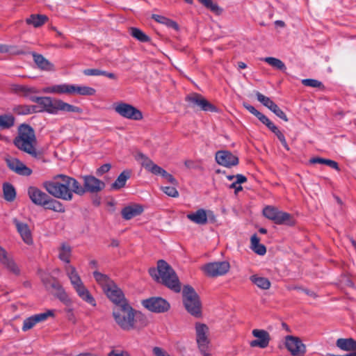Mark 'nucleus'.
Segmentation results:
<instances>
[{"mask_svg": "<svg viewBox=\"0 0 356 356\" xmlns=\"http://www.w3.org/2000/svg\"><path fill=\"white\" fill-rule=\"evenodd\" d=\"M42 187L54 197L65 201H71L74 193L84 194L82 186L76 179L63 174L56 175L51 180L44 181Z\"/></svg>", "mask_w": 356, "mask_h": 356, "instance_id": "f257e3e1", "label": "nucleus"}, {"mask_svg": "<svg viewBox=\"0 0 356 356\" xmlns=\"http://www.w3.org/2000/svg\"><path fill=\"white\" fill-rule=\"evenodd\" d=\"M38 92L36 88L27 86L22 96L33 102L37 103L40 112H46L51 115H58L60 112L78 114L83 113L81 108L70 104L62 99L51 97H37L35 94Z\"/></svg>", "mask_w": 356, "mask_h": 356, "instance_id": "f03ea898", "label": "nucleus"}, {"mask_svg": "<svg viewBox=\"0 0 356 356\" xmlns=\"http://www.w3.org/2000/svg\"><path fill=\"white\" fill-rule=\"evenodd\" d=\"M71 255V247L66 243H62L60 247L58 248V257L60 261L66 264L64 266V270L73 289L81 299L92 306H96V301L95 298L84 286L76 268L70 264Z\"/></svg>", "mask_w": 356, "mask_h": 356, "instance_id": "7ed1b4c3", "label": "nucleus"}, {"mask_svg": "<svg viewBox=\"0 0 356 356\" xmlns=\"http://www.w3.org/2000/svg\"><path fill=\"white\" fill-rule=\"evenodd\" d=\"M17 132V136L13 139L15 146L31 157L44 161L42 152L36 149L37 140L32 127L25 123L21 124Z\"/></svg>", "mask_w": 356, "mask_h": 356, "instance_id": "20e7f679", "label": "nucleus"}, {"mask_svg": "<svg viewBox=\"0 0 356 356\" xmlns=\"http://www.w3.org/2000/svg\"><path fill=\"white\" fill-rule=\"evenodd\" d=\"M151 277L176 293L181 291V284L174 269L164 260L157 262V268L149 269Z\"/></svg>", "mask_w": 356, "mask_h": 356, "instance_id": "39448f33", "label": "nucleus"}, {"mask_svg": "<svg viewBox=\"0 0 356 356\" xmlns=\"http://www.w3.org/2000/svg\"><path fill=\"white\" fill-rule=\"evenodd\" d=\"M113 316L117 324L124 330H130L135 327V323L140 321V325L146 323L145 317L139 312L135 311L129 304H124L120 307H115Z\"/></svg>", "mask_w": 356, "mask_h": 356, "instance_id": "423d86ee", "label": "nucleus"}, {"mask_svg": "<svg viewBox=\"0 0 356 356\" xmlns=\"http://www.w3.org/2000/svg\"><path fill=\"white\" fill-rule=\"evenodd\" d=\"M95 89L86 86L62 83L45 87L42 89L44 93H53L58 95H79L92 96L95 94Z\"/></svg>", "mask_w": 356, "mask_h": 356, "instance_id": "0eeeda50", "label": "nucleus"}, {"mask_svg": "<svg viewBox=\"0 0 356 356\" xmlns=\"http://www.w3.org/2000/svg\"><path fill=\"white\" fill-rule=\"evenodd\" d=\"M182 296L183 303L186 311L195 317H200L202 304L195 289L189 285H185L182 290Z\"/></svg>", "mask_w": 356, "mask_h": 356, "instance_id": "6e6552de", "label": "nucleus"}, {"mask_svg": "<svg viewBox=\"0 0 356 356\" xmlns=\"http://www.w3.org/2000/svg\"><path fill=\"white\" fill-rule=\"evenodd\" d=\"M137 160L140 161L141 165L148 171L151 172L152 174L155 175H161L163 178L166 179V180L172 184L174 186H177L178 184L176 179L170 174H169L164 169L155 164L149 158H148L146 155L143 153H138L136 156Z\"/></svg>", "mask_w": 356, "mask_h": 356, "instance_id": "1a4fd4ad", "label": "nucleus"}, {"mask_svg": "<svg viewBox=\"0 0 356 356\" xmlns=\"http://www.w3.org/2000/svg\"><path fill=\"white\" fill-rule=\"evenodd\" d=\"M185 101L187 102L188 106L193 109L205 112H218L217 107L199 93L193 92L188 95L185 97Z\"/></svg>", "mask_w": 356, "mask_h": 356, "instance_id": "9d476101", "label": "nucleus"}, {"mask_svg": "<svg viewBox=\"0 0 356 356\" xmlns=\"http://www.w3.org/2000/svg\"><path fill=\"white\" fill-rule=\"evenodd\" d=\"M264 216L274 222L277 225H293L294 221L292 216L286 212L282 211L273 206H266L263 209Z\"/></svg>", "mask_w": 356, "mask_h": 356, "instance_id": "9b49d317", "label": "nucleus"}, {"mask_svg": "<svg viewBox=\"0 0 356 356\" xmlns=\"http://www.w3.org/2000/svg\"><path fill=\"white\" fill-rule=\"evenodd\" d=\"M114 110L120 116L129 120H140L143 117L139 109L124 102H119L115 104Z\"/></svg>", "mask_w": 356, "mask_h": 356, "instance_id": "f8f14e48", "label": "nucleus"}, {"mask_svg": "<svg viewBox=\"0 0 356 356\" xmlns=\"http://www.w3.org/2000/svg\"><path fill=\"white\" fill-rule=\"evenodd\" d=\"M142 305L154 313H164L170 308V303L161 297H151L142 301Z\"/></svg>", "mask_w": 356, "mask_h": 356, "instance_id": "ddd939ff", "label": "nucleus"}, {"mask_svg": "<svg viewBox=\"0 0 356 356\" xmlns=\"http://www.w3.org/2000/svg\"><path fill=\"white\" fill-rule=\"evenodd\" d=\"M195 330L196 341L200 352L204 356H209L210 353L209 352V340L207 337L208 327L203 323H196Z\"/></svg>", "mask_w": 356, "mask_h": 356, "instance_id": "4468645a", "label": "nucleus"}, {"mask_svg": "<svg viewBox=\"0 0 356 356\" xmlns=\"http://www.w3.org/2000/svg\"><path fill=\"white\" fill-rule=\"evenodd\" d=\"M229 263L225 261L207 264L202 268L204 273L210 277L223 275L229 270Z\"/></svg>", "mask_w": 356, "mask_h": 356, "instance_id": "2eb2a0df", "label": "nucleus"}, {"mask_svg": "<svg viewBox=\"0 0 356 356\" xmlns=\"http://www.w3.org/2000/svg\"><path fill=\"white\" fill-rule=\"evenodd\" d=\"M6 163L10 170L19 175L28 177L33 172L30 168L27 167L22 161L17 158H6Z\"/></svg>", "mask_w": 356, "mask_h": 356, "instance_id": "dca6fc26", "label": "nucleus"}, {"mask_svg": "<svg viewBox=\"0 0 356 356\" xmlns=\"http://www.w3.org/2000/svg\"><path fill=\"white\" fill-rule=\"evenodd\" d=\"M83 186H82V188L84 191V193L86 192L97 193L102 191L105 187V184L104 181L92 175L83 176Z\"/></svg>", "mask_w": 356, "mask_h": 356, "instance_id": "f3484780", "label": "nucleus"}, {"mask_svg": "<svg viewBox=\"0 0 356 356\" xmlns=\"http://www.w3.org/2000/svg\"><path fill=\"white\" fill-rule=\"evenodd\" d=\"M216 162L224 167L232 168L238 163V158L227 150H219L216 153Z\"/></svg>", "mask_w": 356, "mask_h": 356, "instance_id": "a211bd4d", "label": "nucleus"}, {"mask_svg": "<svg viewBox=\"0 0 356 356\" xmlns=\"http://www.w3.org/2000/svg\"><path fill=\"white\" fill-rule=\"evenodd\" d=\"M104 293L115 305V307H120L122 305L129 304L124 298L122 291L115 284V283H114L111 286L106 288Z\"/></svg>", "mask_w": 356, "mask_h": 356, "instance_id": "6ab92c4d", "label": "nucleus"}, {"mask_svg": "<svg viewBox=\"0 0 356 356\" xmlns=\"http://www.w3.org/2000/svg\"><path fill=\"white\" fill-rule=\"evenodd\" d=\"M12 222L23 241L27 245L33 244L32 233L27 223L21 221L17 218H13Z\"/></svg>", "mask_w": 356, "mask_h": 356, "instance_id": "aec40b11", "label": "nucleus"}, {"mask_svg": "<svg viewBox=\"0 0 356 356\" xmlns=\"http://www.w3.org/2000/svg\"><path fill=\"white\" fill-rule=\"evenodd\" d=\"M285 345L287 350L294 356L302 355L305 353V346L298 337L286 336Z\"/></svg>", "mask_w": 356, "mask_h": 356, "instance_id": "412c9836", "label": "nucleus"}, {"mask_svg": "<svg viewBox=\"0 0 356 356\" xmlns=\"http://www.w3.org/2000/svg\"><path fill=\"white\" fill-rule=\"evenodd\" d=\"M0 263L9 272L15 275L20 274V269L15 262L13 258L8 255L6 250L0 246Z\"/></svg>", "mask_w": 356, "mask_h": 356, "instance_id": "4be33fe9", "label": "nucleus"}, {"mask_svg": "<svg viewBox=\"0 0 356 356\" xmlns=\"http://www.w3.org/2000/svg\"><path fill=\"white\" fill-rule=\"evenodd\" d=\"M252 334L257 338V339L252 340L250 342V346L251 347L265 348L268 346L270 337L267 331L264 330L254 329L252 330Z\"/></svg>", "mask_w": 356, "mask_h": 356, "instance_id": "5701e85b", "label": "nucleus"}, {"mask_svg": "<svg viewBox=\"0 0 356 356\" xmlns=\"http://www.w3.org/2000/svg\"><path fill=\"white\" fill-rule=\"evenodd\" d=\"M29 197L31 202L38 206H44L49 194L46 193L36 186H29L27 190Z\"/></svg>", "mask_w": 356, "mask_h": 356, "instance_id": "b1692460", "label": "nucleus"}, {"mask_svg": "<svg viewBox=\"0 0 356 356\" xmlns=\"http://www.w3.org/2000/svg\"><path fill=\"white\" fill-rule=\"evenodd\" d=\"M144 211L143 207L138 204H134L124 207L121 211L122 218L129 220L140 216Z\"/></svg>", "mask_w": 356, "mask_h": 356, "instance_id": "393cba45", "label": "nucleus"}, {"mask_svg": "<svg viewBox=\"0 0 356 356\" xmlns=\"http://www.w3.org/2000/svg\"><path fill=\"white\" fill-rule=\"evenodd\" d=\"M31 55L33 58V61L37 65L38 68L43 71H53L54 70V65L47 58H45L42 54L36 52H32Z\"/></svg>", "mask_w": 356, "mask_h": 356, "instance_id": "a878e982", "label": "nucleus"}, {"mask_svg": "<svg viewBox=\"0 0 356 356\" xmlns=\"http://www.w3.org/2000/svg\"><path fill=\"white\" fill-rule=\"evenodd\" d=\"M186 217L197 225H203L207 223V210L204 209H199L195 212L188 213Z\"/></svg>", "mask_w": 356, "mask_h": 356, "instance_id": "bb28decb", "label": "nucleus"}, {"mask_svg": "<svg viewBox=\"0 0 356 356\" xmlns=\"http://www.w3.org/2000/svg\"><path fill=\"white\" fill-rule=\"evenodd\" d=\"M275 135L277 137L282 146L287 151L289 150V147L286 143L284 135L279 130L277 126H275L268 118L263 122Z\"/></svg>", "mask_w": 356, "mask_h": 356, "instance_id": "cd10ccee", "label": "nucleus"}, {"mask_svg": "<svg viewBox=\"0 0 356 356\" xmlns=\"http://www.w3.org/2000/svg\"><path fill=\"white\" fill-rule=\"evenodd\" d=\"M275 135L277 137L282 146L287 151L289 150V147L286 143L284 135L279 130L277 126H275L268 118L263 122Z\"/></svg>", "mask_w": 356, "mask_h": 356, "instance_id": "c85d7f7f", "label": "nucleus"}, {"mask_svg": "<svg viewBox=\"0 0 356 356\" xmlns=\"http://www.w3.org/2000/svg\"><path fill=\"white\" fill-rule=\"evenodd\" d=\"M275 135L277 137L282 146L287 151L289 150V147L286 143L284 135L279 130L277 126H275L268 118L263 122Z\"/></svg>", "mask_w": 356, "mask_h": 356, "instance_id": "c756f323", "label": "nucleus"}, {"mask_svg": "<svg viewBox=\"0 0 356 356\" xmlns=\"http://www.w3.org/2000/svg\"><path fill=\"white\" fill-rule=\"evenodd\" d=\"M275 135L277 137L282 146L287 151L289 150V147L286 143L284 135L279 130L277 126H275L268 118L263 122Z\"/></svg>", "mask_w": 356, "mask_h": 356, "instance_id": "7c9ffc66", "label": "nucleus"}, {"mask_svg": "<svg viewBox=\"0 0 356 356\" xmlns=\"http://www.w3.org/2000/svg\"><path fill=\"white\" fill-rule=\"evenodd\" d=\"M275 135L277 137L282 146L287 151L289 150V147L286 143L284 135L279 130L277 126H275L268 118L263 122Z\"/></svg>", "mask_w": 356, "mask_h": 356, "instance_id": "2f4dec72", "label": "nucleus"}, {"mask_svg": "<svg viewBox=\"0 0 356 356\" xmlns=\"http://www.w3.org/2000/svg\"><path fill=\"white\" fill-rule=\"evenodd\" d=\"M131 177V171L126 170L122 171L116 180L111 184V188L112 190L118 191L122 188L124 187L127 183V181Z\"/></svg>", "mask_w": 356, "mask_h": 356, "instance_id": "473e14b6", "label": "nucleus"}, {"mask_svg": "<svg viewBox=\"0 0 356 356\" xmlns=\"http://www.w3.org/2000/svg\"><path fill=\"white\" fill-rule=\"evenodd\" d=\"M93 276L95 281L102 287L104 292L106 288L111 286L115 283L108 275L98 271H94Z\"/></svg>", "mask_w": 356, "mask_h": 356, "instance_id": "72a5a7b5", "label": "nucleus"}, {"mask_svg": "<svg viewBox=\"0 0 356 356\" xmlns=\"http://www.w3.org/2000/svg\"><path fill=\"white\" fill-rule=\"evenodd\" d=\"M46 209H49L58 213H64L65 208L62 202L56 200V198H52L49 196V198L45 202V205L43 206Z\"/></svg>", "mask_w": 356, "mask_h": 356, "instance_id": "f704fd0d", "label": "nucleus"}, {"mask_svg": "<svg viewBox=\"0 0 356 356\" xmlns=\"http://www.w3.org/2000/svg\"><path fill=\"white\" fill-rule=\"evenodd\" d=\"M337 346L346 351L356 350V341L353 338H340L337 341Z\"/></svg>", "mask_w": 356, "mask_h": 356, "instance_id": "c9c22d12", "label": "nucleus"}, {"mask_svg": "<svg viewBox=\"0 0 356 356\" xmlns=\"http://www.w3.org/2000/svg\"><path fill=\"white\" fill-rule=\"evenodd\" d=\"M152 18L158 23L165 25L168 28L172 29L175 31H178L179 29V25L175 21L167 18L163 15L153 14L152 15Z\"/></svg>", "mask_w": 356, "mask_h": 356, "instance_id": "e433bc0d", "label": "nucleus"}, {"mask_svg": "<svg viewBox=\"0 0 356 356\" xmlns=\"http://www.w3.org/2000/svg\"><path fill=\"white\" fill-rule=\"evenodd\" d=\"M47 19L48 17L44 15L33 14L26 19V22L29 25H33L34 27L38 28L43 25Z\"/></svg>", "mask_w": 356, "mask_h": 356, "instance_id": "4c0bfd02", "label": "nucleus"}, {"mask_svg": "<svg viewBox=\"0 0 356 356\" xmlns=\"http://www.w3.org/2000/svg\"><path fill=\"white\" fill-rule=\"evenodd\" d=\"M250 280L261 289L266 290L270 287V282L266 277L253 275L250 277Z\"/></svg>", "mask_w": 356, "mask_h": 356, "instance_id": "58836bf2", "label": "nucleus"}, {"mask_svg": "<svg viewBox=\"0 0 356 356\" xmlns=\"http://www.w3.org/2000/svg\"><path fill=\"white\" fill-rule=\"evenodd\" d=\"M40 107L36 105H19L14 108V111L18 115H29L40 112Z\"/></svg>", "mask_w": 356, "mask_h": 356, "instance_id": "ea45409f", "label": "nucleus"}, {"mask_svg": "<svg viewBox=\"0 0 356 356\" xmlns=\"http://www.w3.org/2000/svg\"><path fill=\"white\" fill-rule=\"evenodd\" d=\"M15 117L11 114L0 115V129H8L15 124Z\"/></svg>", "mask_w": 356, "mask_h": 356, "instance_id": "a19ab883", "label": "nucleus"}, {"mask_svg": "<svg viewBox=\"0 0 356 356\" xmlns=\"http://www.w3.org/2000/svg\"><path fill=\"white\" fill-rule=\"evenodd\" d=\"M309 163H312V164H316V163L325 164L337 171H340V168L339 167L338 163L336 161L331 160V159H327L321 158V157H313L309 160Z\"/></svg>", "mask_w": 356, "mask_h": 356, "instance_id": "79ce46f5", "label": "nucleus"}, {"mask_svg": "<svg viewBox=\"0 0 356 356\" xmlns=\"http://www.w3.org/2000/svg\"><path fill=\"white\" fill-rule=\"evenodd\" d=\"M263 60L267 63L273 67L283 72H285L286 70V67L285 64L279 58L275 57H266L263 59Z\"/></svg>", "mask_w": 356, "mask_h": 356, "instance_id": "37998d69", "label": "nucleus"}, {"mask_svg": "<svg viewBox=\"0 0 356 356\" xmlns=\"http://www.w3.org/2000/svg\"><path fill=\"white\" fill-rule=\"evenodd\" d=\"M4 199L7 201L12 202L16 197V191L14 186L9 184L5 183L3 186Z\"/></svg>", "mask_w": 356, "mask_h": 356, "instance_id": "c03bdc74", "label": "nucleus"}, {"mask_svg": "<svg viewBox=\"0 0 356 356\" xmlns=\"http://www.w3.org/2000/svg\"><path fill=\"white\" fill-rule=\"evenodd\" d=\"M130 34L133 38L141 42H147L150 41V38L138 28L131 27L130 29Z\"/></svg>", "mask_w": 356, "mask_h": 356, "instance_id": "a18cd8bd", "label": "nucleus"}, {"mask_svg": "<svg viewBox=\"0 0 356 356\" xmlns=\"http://www.w3.org/2000/svg\"><path fill=\"white\" fill-rule=\"evenodd\" d=\"M204 6L209 9L211 11L216 15H220L222 12V9L220 8L218 5L213 3L212 0H198Z\"/></svg>", "mask_w": 356, "mask_h": 356, "instance_id": "49530a36", "label": "nucleus"}, {"mask_svg": "<svg viewBox=\"0 0 356 356\" xmlns=\"http://www.w3.org/2000/svg\"><path fill=\"white\" fill-rule=\"evenodd\" d=\"M255 95L257 100L268 109L271 110L276 105V104L269 97L264 95L259 92H257Z\"/></svg>", "mask_w": 356, "mask_h": 356, "instance_id": "de8ad7c7", "label": "nucleus"}, {"mask_svg": "<svg viewBox=\"0 0 356 356\" xmlns=\"http://www.w3.org/2000/svg\"><path fill=\"white\" fill-rule=\"evenodd\" d=\"M243 106L250 113H252V115L256 116L261 122L263 123L264 122V120H266V119L267 118V117L265 115H264L263 113H261V112L257 111L253 106H252V105H250L249 104H247V103H244L243 104Z\"/></svg>", "mask_w": 356, "mask_h": 356, "instance_id": "09e8293b", "label": "nucleus"}, {"mask_svg": "<svg viewBox=\"0 0 356 356\" xmlns=\"http://www.w3.org/2000/svg\"><path fill=\"white\" fill-rule=\"evenodd\" d=\"M54 316V312L52 310H47L45 312L36 314L33 316H31L34 321H35V323H41L45 321L49 317Z\"/></svg>", "mask_w": 356, "mask_h": 356, "instance_id": "8fccbe9b", "label": "nucleus"}, {"mask_svg": "<svg viewBox=\"0 0 356 356\" xmlns=\"http://www.w3.org/2000/svg\"><path fill=\"white\" fill-rule=\"evenodd\" d=\"M54 296L64 303L70 302V298L63 286L55 292Z\"/></svg>", "mask_w": 356, "mask_h": 356, "instance_id": "3c124183", "label": "nucleus"}, {"mask_svg": "<svg viewBox=\"0 0 356 356\" xmlns=\"http://www.w3.org/2000/svg\"><path fill=\"white\" fill-rule=\"evenodd\" d=\"M302 83L308 87L312 88H323V84L318 80L314 79H305L302 80Z\"/></svg>", "mask_w": 356, "mask_h": 356, "instance_id": "603ef678", "label": "nucleus"}, {"mask_svg": "<svg viewBox=\"0 0 356 356\" xmlns=\"http://www.w3.org/2000/svg\"><path fill=\"white\" fill-rule=\"evenodd\" d=\"M161 190L165 194L170 197H177L179 196V192L174 185L173 186H163L161 187Z\"/></svg>", "mask_w": 356, "mask_h": 356, "instance_id": "864d4df0", "label": "nucleus"}, {"mask_svg": "<svg viewBox=\"0 0 356 356\" xmlns=\"http://www.w3.org/2000/svg\"><path fill=\"white\" fill-rule=\"evenodd\" d=\"M35 325V321H34L33 318L31 316L24 320L22 329L23 331L26 332L33 328Z\"/></svg>", "mask_w": 356, "mask_h": 356, "instance_id": "5fc2aeb1", "label": "nucleus"}, {"mask_svg": "<svg viewBox=\"0 0 356 356\" xmlns=\"http://www.w3.org/2000/svg\"><path fill=\"white\" fill-rule=\"evenodd\" d=\"M11 48L12 47H9L8 45L0 44V53H10L15 55H21L24 54L23 51H11Z\"/></svg>", "mask_w": 356, "mask_h": 356, "instance_id": "6e6d98bb", "label": "nucleus"}, {"mask_svg": "<svg viewBox=\"0 0 356 356\" xmlns=\"http://www.w3.org/2000/svg\"><path fill=\"white\" fill-rule=\"evenodd\" d=\"M270 111L284 121L287 122L289 120L286 114L277 104Z\"/></svg>", "mask_w": 356, "mask_h": 356, "instance_id": "4d7b16f0", "label": "nucleus"}, {"mask_svg": "<svg viewBox=\"0 0 356 356\" xmlns=\"http://www.w3.org/2000/svg\"><path fill=\"white\" fill-rule=\"evenodd\" d=\"M252 249L255 253H257L259 255H264L266 252V247L261 243H259L258 245L253 246Z\"/></svg>", "mask_w": 356, "mask_h": 356, "instance_id": "13d9d810", "label": "nucleus"}, {"mask_svg": "<svg viewBox=\"0 0 356 356\" xmlns=\"http://www.w3.org/2000/svg\"><path fill=\"white\" fill-rule=\"evenodd\" d=\"M111 168V164L109 163H105L104 165H102V166H100L97 170V175L98 176H101L103 174L108 172L110 170Z\"/></svg>", "mask_w": 356, "mask_h": 356, "instance_id": "bf43d9fd", "label": "nucleus"}, {"mask_svg": "<svg viewBox=\"0 0 356 356\" xmlns=\"http://www.w3.org/2000/svg\"><path fill=\"white\" fill-rule=\"evenodd\" d=\"M26 87V86L24 85L15 84L13 86V90L15 92L21 94L22 95Z\"/></svg>", "mask_w": 356, "mask_h": 356, "instance_id": "052dcab7", "label": "nucleus"}, {"mask_svg": "<svg viewBox=\"0 0 356 356\" xmlns=\"http://www.w3.org/2000/svg\"><path fill=\"white\" fill-rule=\"evenodd\" d=\"M153 353L155 356H170L165 351L159 347H154L153 348Z\"/></svg>", "mask_w": 356, "mask_h": 356, "instance_id": "680f3d73", "label": "nucleus"}, {"mask_svg": "<svg viewBox=\"0 0 356 356\" xmlns=\"http://www.w3.org/2000/svg\"><path fill=\"white\" fill-rule=\"evenodd\" d=\"M83 73L86 76H99V69H86Z\"/></svg>", "mask_w": 356, "mask_h": 356, "instance_id": "e2e57ef3", "label": "nucleus"}, {"mask_svg": "<svg viewBox=\"0 0 356 356\" xmlns=\"http://www.w3.org/2000/svg\"><path fill=\"white\" fill-rule=\"evenodd\" d=\"M108 356H130V355L125 351L113 350L108 353Z\"/></svg>", "mask_w": 356, "mask_h": 356, "instance_id": "0e129e2a", "label": "nucleus"}, {"mask_svg": "<svg viewBox=\"0 0 356 356\" xmlns=\"http://www.w3.org/2000/svg\"><path fill=\"white\" fill-rule=\"evenodd\" d=\"M236 180L235 181L236 184H241L243 183H245L247 181V178L241 174H238L235 176Z\"/></svg>", "mask_w": 356, "mask_h": 356, "instance_id": "69168bd1", "label": "nucleus"}, {"mask_svg": "<svg viewBox=\"0 0 356 356\" xmlns=\"http://www.w3.org/2000/svg\"><path fill=\"white\" fill-rule=\"evenodd\" d=\"M207 221L209 220L211 222H214L216 221V216L212 211L207 210Z\"/></svg>", "mask_w": 356, "mask_h": 356, "instance_id": "338daca9", "label": "nucleus"}, {"mask_svg": "<svg viewBox=\"0 0 356 356\" xmlns=\"http://www.w3.org/2000/svg\"><path fill=\"white\" fill-rule=\"evenodd\" d=\"M184 165L187 168L193 169L196 168L195 161L193 160H186L184 162Z\"/></svg>", "mask_w": 356, "mask_h": 356, "instance_id": "774afa93", "label": "nucleus"}]
</instances>
